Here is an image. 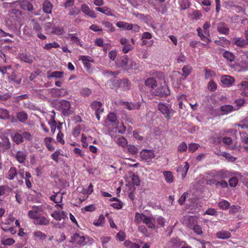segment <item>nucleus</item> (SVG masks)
<instances>
[{"label":"nucleus","mask_w":248,"mask_h":248,"mask_svg":"<svg viewBox=\"0 0 248 248\" xmlns=\"http://www.w3.org/2000/svg\"><path fill=\"white\" fill-rule=\"evenodd\" d=\"M233 65L238 72L248 70V52L240 54Z\"/></svg>","instance_id":"f257e3e1"},{"label":"nucleus","mask_w":248,"mask_h":248,"mask_svg":"<svg viewBox=\"0 0 248 248\" xmlns=\"http://www.w3.org/2000/svg\"><path fill=\"white\" fill-rule=\"evenodd\" d=\"M134 221L137 224L141 223L145 224L150 229L154 228V225L152 223L153 221V216H147L143 213H136Z\"/></svg>","instance_id":"f03ea898"},{"label":"nucleus","mask_w":248,"mask_h":248,"mask_svg":"<svg viewBox=\"0 0 248 248\" xmlns=\"http://www.w3.org/2000/svg\"><path fill=\"white\" fill-rule=\"evenodd\" d=\"M210 26V22H206L203 25V30L201 28H198L197 30L198 36L202 40L206 43H209L211 42V40L209 38V28Z\"/></svg>","instance_id":"7ed1b4c3"},{"label":"nucleus","mask_w":248,"mask_h":248,"mask_svg":"<svg viewBox=\"0 0 248 248\" xmlns=\"http://www.w3.org/2000/svg\"><path fill=\"white\" fill-rule=\"evenodd\" d=\"M63 206V204H56L54 207L55 210L51 214V216L57 221H60L67 218V213L62 211Z\"/></svg>","instance_id":"20e7f679"},{"label":"nucleus","mask_w":248,"mask_h":248,"mask_svg":"<svg viewBox=\"0 0 248 248\" xmlns=\"http://www.w3.org/2000/svg\"><path fill=\"white\" fill-rule=\"evenodd\" d=\"M109 85L111 88H116L118 87L122 88L124 91H126L130 89V82L126 79L122 80L111 79L109 81Z\"/></svg>","instance_id":"39448f33"},{"label":"nucleus","mask_w":248,"mask_h":248,"mask_svg":"<svg viewBox=\"0 0 248 248\" xmlns=\"http://www.w3.org/2000/svg\"><path fill=\"white\" fill-rule=\"evenodd\" d=\"M212 175L217 178H227L233 175H239V173L237 172H232L225 170L219 171L214 170L211 172Z\"/></svg>","instance_id":"423d86ee"},{"label":"nucleus","mask_w":248,"mask_h":248,"mask_svg":"<svg viewBox=\"0 0 248 248\" xmlns=\"http://www.w3.org/2000/svg\"><path fill=\"white\" fill-rule=\"evenodd\" d=\"M158 110L164 115L165 118L170 119L174 112L169 105L160 103L158 105Z\"/></svg>","instance_id":"0eeeda50"},{"label":"nucleus","mask_w":248,"mask_h":248,"mask_svg":"<svg viewBox=\"0 0 248 248\" xmlns=\"http://www.w3.org/2000/svg\"><path fill=\"white\" fill-rule=\"evenodd\" d=\"M43 210L41 206H33L28 211V216L30 219L36 220L42 215Z\"/></svg>","instance_id":"6e6552de"},{"label":"nucleus","mask_w":248,"mask_h":248,"mask_svg":"<svg viewBox=\"0 0 248 248\" xmlns=\"http://www.w3.org/2000/svg\"><path fill=\"white\" fill-rule=\"evenodd\" d=\"M85 240L86 238L84 236L76 233L73 235L70 242L80 246H84L86 244Z\"/></svg>","instance_id":"1a4fd4ad"},{"label":"nucleus","mask_w":248,"mask_h":248,"mask_svg":"<svg viewBox=\"0 0 248 248\" xmlns=\"http://www.w3.org/2000/svg\"><path fill=\"white\" fill-rule=\"evenodd\" d=\"M140 156L142 159L148 162L155 157V154L152 150L143 149L140 153Z\"/></svg>","instance_id":"9d476101"},{"label":"nucleus","mask_w":248,"mask_h":248,"mask_svg":"<svg viewBox=\"0 0 248 248\" xmlns=\"http://www.w3.org/2000/svg\"><path fill=\"white\" fill-rule=\"evenodd\" d=\"M182 222L187 227L192 228L197 223V217L195 216H186L183 218Z\"/></svg>","instance_id":"9b49d317"},{"label":"nucleus","mask_w":248,"mask_h":248,"mask_svg":"<svg viewBox=\"0 0 248 248\" xmlns=\"http://www.w3.org/2000/svg\"><path fill=\"white\" fill-rule=\"evenodd\" d=\"M60 107L64 115L68 116L72 113V111L70 109V104L68 101L61 100L60 101Z\"/></svg>","instance_id":"f8f14e48"},{"label":"nucleus","mask_w":248,"mask_h":248,"mask_svg":"<svg viewBox=\"0 0 248 248\" xmlns=\"http://www.w3.org/2000/svg\"><path fill=\"white\" fill-rule=\"evenodd\" d=\"M51 95L53 97H59L63 96L66 93V91L64 88H53L49 90Z\"/></svg>","instance_id":"ddd939ff"},{"label":"nucleus","mask_w":248,"mask_h":248,"mask_svg":"<svg viewBox=\"0 0 248 248\" xmlns=\"http://www.w3.org/2000/svg\"><path fill=\"white\" fill-rule=\"evenodd\" d=\"M189 168L188 164L185 162L183 165H181L178 166L176 171L181 175L182 179H184L186 175L187 170Z\"/></svg>","instance_id":"4468645a"},{"label":"nucleus","mask_w":248,"mask_h":248,"mask_svg":"<svg viewBox=\"0 0 248 248\" xmlns=\"http://www.w3.org/2000/svg\"><path fill=\"white\" fill-rule=\"evenodd\" d=\"M33 30L36 33L37 36L39 39L41 40H45L46 39V36L42 34V28L39 23L37 22H33Z\"/></svg>","instance_id":"2eb2a0df"},{"label":"nucleus","mask_w":248,"mask_h":248,"mask_svg":"<svg viewBox=\"0 0 248 248\" xmlns=\"http://www.w3.org/2000/svg\"><path fill=\"white\" fill-rule=\"evenodd\" d=\"M223 142L227 146H230V148L232 150L240 151L241 147L238 146L236 144L231 146L232 143V140L230 137H225L222 139Z\"/></svg>","instance_id":"dca6fc26"},{"label":"nucleus","mask_w":248,"mask_h":248,"mask_svg":"<svg viewBox=\"0 0 248 248\" xmlns=\"http://www.w3.org/2000/svg\"><path fill=\"white\" fill-rule=\"evenodd\" d=\"M238 89L241 91V94L248 96V82L242 81L237 85Z\"/></svg>","instance_id":"f3484780"},{"label":"nucleus","mask_w":248,"mask_h":248,"mask_svg":"<svg viewBox=\"0 0 248 248\" xmlns=\"http://www.w3.org/2000/svg\"><path fill=\"white\" fill-rule=\"evenodd\" d=\"M64 73L62 71H48L46 73L47 78L50 79L51 78L55 79H61L63 78Z\"/></svg>","instance_id":"a211bd4d"},{"label":"nucleus","mask_w":248,"mask_h":248,"mask_svg":"<svg viewBox=\"0 0 248 248\" xmlns=\"http://www.w3.org/2000/svg\"><path fill=\"white\" fill-rule=\"evenodd\" d=\"M169 94L170 91L165 84L161 86L160 88L157 89L155 92V94L159 96H166Z\"/></svg>","instance_id":"6ab92c4d"},{"label":"nucleus","mask_w":248,"mask_h":248,"mask_svg":"<svg viewBox=\"0 0 248 248\" xmlns=\"http://www.w3.org/2000/svg\"><path fill=\"white\" fill-rule=\"evenodd\" d=\"M81 10L85 15L92 18H95L96 17V15L94 11L91 10L89 7L85 4H82L81 5Z\"/></svg>","instance_id":"aec40b11"},{"label":"nucleus","mask_w":248,"mask_h":248,"mask_svg":"<svg viewBox=\"0 0 248 248\" xmlns=\"http://www.w3.org/2000/svg\"><path fill=\"white\" fill-rule=\"evenodd\" d=\"M93 138L91 136L86 134H82L81 142L82 145L84 148H87L89 144L92 143Z\"/></svg>","instance_id":"412c9836"},{"label":"nucleus","mask_w":248,"mask_h":248,"mask_svg":"<svg viewBox=\"0 0 248 248\" xmlns=\"http://www.w3.org/2000/svg\"><path fill=\"white\" fill-rule=\"evenodd\" d=\"M220 80L224 86L226 87L232 85L235 81L234 78L228 75L222 76Z\"/></svg>","instance_id":"4be33fe9"},{"label":"nucleus","mask_w":248,"mask_h":248,"mask_svg":"<svg viewBox=\"0 0 248 248\" xmlns=\"http://www.w3.org/2000/svg\"><path fill=\"white\" fill-rule=\"evenodd\" d=\"M178 238H172L168 244V248H180L183 244Z\"/></svg>","instance_id":"5701e85b"},{"label":"nucleus","mask_w":248,"mask_h":248,"mask_svg":"<svg viewBox=\"0 0 248 248\" xmlns=\"http://www.w3.org/2000/svg\"><path fill=\"white\" fill-rule=\"evenodd\" d=\"M93 191V186L90 184L86 188H84L82 191V194L84 195L83 197H80L79 200L81 202L85 201Z\"/></svg>","instance_id":"b1692460"},{"label":"nucleus","mask_w":248,"mask_h":248,"mask_svg":"<svg viewBox=\"0 0 248 248\" xmlns=\"http://www.w3.org/2000/svg\"><path fill=\"white\" fill-rule=\"evenodd\" d=\"M233 44L238 46L243 47L248 45V39H245L239 37H235L233 39Z\"/></svg>","instance_id":"393cba45"},{"label":"nucleus","mask_w":248,"mask_h":248,"mask_svg":"<svg viewBox=\"0 0 248 248\" xmlns=\"http://www.w3.org/2000/svg\"><path fill=\"white\" fill-rule=\"evenodd\" d=\"M52 113H53V114L52 115H50V119L48 121V123L50 126L51 131L53 133H54L55 131L56 127L58 126H57V123L56 121L55 120V118H54L55 113L53 111H52Z\"/></svg>","instance_id":"a878e982"},{"label":"nucleus","mask_w":248,"mask_h":248,"mask_svg":"<svg viewBox=\"0 0 248 248\" xmlns=\"http://www.w3.org/2000/svg\"><path fill=\"white\" fill-rule=\"evenodd\" d=\"M129 61H130V59H129L127 56H124L119 60L118 64L121 67L127 70L129 63L130 62Z\"/></svg>","instance_id":"bb28decb"},{"label":"nucleus","mask_w":248,"mask_h":248,"mask_svg":"<svg viewBox=\"0 0 248 248\" xmlns=\"http://www.w3.org/2000/svg\"><path fill=\"white\" fill-rule=\"evenodd\" d=\"M235 109L231 105H226L220 107V114L226 115L234 111Z\"/></svg>","instance_id":"cd10ccee"},{"label":"nucleus","mask_w":248,"mask_h":248,"mask_svg":"<svg viewBox=\"0 0 248 248\" xmlns=\"http://www.w3.org/2000/svg\"><path fill=\"white\" fill-rule=\"evenodd\" d=\"M153 221L152 223L154 225V228L156 225H159L163 226L165 225V219L160 216H153Z\"/></svg>","instance_id":"c85d7f7f"},{"label":"nucleus","mask_w":248,"mask_h":248,"mask_svg":"<svg viewBox=\"0 0 248 248\" xmlns=\"http://www.w3.org/2000/svg\"><path fill=\"white\" fill-rule=\"evenodd\" d=\"M116 26L119 28H121L127 31H130L133 29V24L123 21H118L116 23Z\"/></svg>","instance_id":"c756f323"},{"label":"nucleus","mask_w":248,"mask_h":248,"mask_svg":"<svg viewBox=\"0 0 248 248\" xmlns=\"http://www.w3.org/2000/svg\"><path fill=\"white\" fill-rule=\"evenodd\" d=\"M145 84L146 86L155 89L157 85V81L154 78H147L145 81Z\"/></svg>","instance_id":"7c9ffc66"},{"label":"nucleus","mask_w":248,"mask_h":248,"mask_svg":"<svg viewBox=\"0 0 248 248\" xmlns=\"http://www.w3.org/2000/svg\"><path fill=\"white\" fill-rule=\"evenodd\" d=\"M20 59L28 63H31L33 62V57L26 53H21L19 55Z\"/></svg>","instance_id":"2f4dec72"},{"label":"nucleus","mask_w":248,"mask_h":248,"mask_svg":"<svg viewBox=\"0 0 248 248\" xmlns=\"http://www.w3.org/2000/svg\"><path fill=\"white\" fill-rule=\"evenodd\" d=\"M123 103L124 107L129 110L138 109L140 107V105L139 103L134 104L127 102H124Z\"/></svg>","instance_id":"473e14b6"},{"label":"nucleus","mask_w":248,"mask_h":248,"mask_svg":"<svg viewBox=\"0 0 248 248\" xmlns=\"http://www.w3.org/2000/svg\"><path fill=\"white\" fill-rule=\"evenodd\" d=\"M52 9V4L48 0H45L43 4V11L46 13L50 14Z\"/></svg>","instance_id":"72a5a7b5"},{"label":"nucleus","mask_w":248,"mask_h":248,"mask_svg":"<svg viewBox=\"0 0 248 248\" xmlns=\"http://www.w3.org/2000/svg\"><path fill=\"white\" fill-rule=\"evenodd\" d=\"M216 235L218 238L221 239L229 238L231 236V233L229 232L224 230L219 231L217 233Z\"/></svg>","instance_id":"f704fd0d"},{"label":"nucleus","mask_w":248,"mask_h":248,"mask_svg":"<svg viewBox=\"0 0 248 248\" xmlns=\"http://www.w3.org/2000/svg\"><path fill=\"white\" fill-rule=\"evenodd\" d=\"M46 237V235L40 231H36L33 233V238L36 240L42 241L45 239Z\"/></svg>","instance_id":"c9c22d12"},{"label":"nucleus","mask_w":248,"mask_h":248,"mask_svg":"<svg viewBox=\"0 0 248 248\" xmlns=\"http://www.w3.org/2000/svg\"><path fill=\"white\" fill-rule=\"evenodd\" d=\"M50 200L56 204H60L62 200V196L61 193H56L50 197Z\"/></svg>","instance_id":"e433bc0d"},{"label":"nucleus","mask_w":248,"mask_h":248,"mask_svg":"<svg viewBox=\"0 0 248 248\" xmlns=\"http://www.w3.org/2000/svg\"><path fill=\"white\" fill-rule=\"evenodd\" d=\"M49 223V220L44 216H40L36 220L35 224L40 225H47Z\"/></svg>","instance_id":"4c0bfd02"},{"label":"nucleus","mask_w":248,"mask_h":248,"mask_svg":"<svg viewBox=\"0 0 248 248\" xmlns=\"http://www.w3.org/2000/svg\"><path fill=\"white\" fill-rule=\"evenodd\" d=\"M163 174L166 181L168 183H171L173 181L174 177L172 173L170 171H164Z\"/></svg>","instance_id":"58836bf2"},{"label":"nucleus","mask_w":248,"mask_h":248,"mask_svg":"<svg viewBox=\"0 0 248 248\" xmlns=\"http://www.w3.org/2000/svg\"><path fill=\"white\" fill-rule=\"evenodd\" d=\"M96 10L107 16H114V14L112 13L111 10L110 9V8L107 7H97L96 8Z\"/></svg>","instance_id":"ea45409f"},{"label":"nucleus","mask_w":248,"mask_h":248,"mask_svg":"<svg viewBox=\"0 0 248 248\" xmlns=\"http://www.w3.org/2000/svg\"><path fill=\"white\" fill-rule=\"evenodd\" d=\"M17 175L16 169L14 167L10 168L7 173L6 174V177L9 180H13L15 176Z\"/></svg>","instance_id":"a19ab883"},{"label":"nucleus","mask_w":248,"mask_h":248,"mask_svg":"<svg viewBox=\"0 0 248 248\" xmlns=\"http://www.w3.org/2000/svg\"><path fill=\"white\" fill-rule=\"evenodd\" d=\"M218 31L224 34H227L229 33V29L227 25L224 23H220L217 27Z\"/></svg>","instance_id":"79ce46f5"},{"label":"nucleus","mask_w":248,"mask_h":248,"mask_svg":"<svg viewBox=\"0 0 248 248\" xmlns=\"http://www.w3.org/2000/svg\"><path fill=\"white\" fill-rule=\"evenodd\" d=\"M16 158L18 162L22 163L26 158V155L25 153L23 151H18L16 154Z\"/></svg>","instance_id":"37998d69"},{"label":"nucleus","mask_w":248,"mask_h":248,"mask_svg":"<svg viewBox=\"0 0 248 248\" xmlns=\"http://www.w3.org/2000/svg\"><path fill=\"white\" fill-rule=\"evenodd\" d=\"M102 103L100 101H94L92 103L91 106L95 112H103V108H101Z\"/></svg>","instance_id":"c03bdc74"},{"label":"nucleus","mask_w":248,"mask_h":248,"mask_svg":"<svg viewBox=\"0 0 248 248\" xmlns=\"http://www.w3.org/2000/svg\"><path fill=\"white\" fill-rule=\"evenodd\" d=\"M115 126V129L118 131L119 133L123 134L126 131V127L124 125L123 123L117 122Z\"/></svg>","instance_id":"a18cd8bd"},{"label":"nucleus","mask_w":248,"mask_h":248,"mask_svg":"<svg viewBox=\"0 0 248 248\" xmlns=\"http://www.w3.org/2000/svg\"><path fill=\"white\" fill-rule=\"evenodd\" d=\"M105 221V218L103 215L99 216L97 219L93 221V224L96 226L102 227L104 225Z\"/></svg>","instance_id":"49530a36"},{"label":"nucleus","mask_w":248,"mask_h":248,"mask_svg":"<svg viewBox=\"0 0 248 248\" xmlns=\"http://www.w3.org/2000/svg\"><path fill=\"white\" fill-rule=\"evenodd\" d=\"M223 56L228 61L232 62L235 59V56L231 52L225 51L223 53Z\"/></svg>","instance_id":"de8ad7c7"},{"label":"nucleus","mask_w":248,"mask_h":248,"mask_svg":"<svg viewBox=\"0 0 248 248\" xmlns=\"http://www.w3.org/2000/svg\"><path fill=\"white\" fill-rule=\"evenodd\" d=\"M115 141L119 146L122 147H125L127 144V141L126 140L124 137H120L115 140Z\"/></svg>","instance_id":"09e8293b"},{"label":"nucleus","mask_w":248,"mask_h":248,"mask_svg":"<svg viewBox=\"0 0 248 248\" xmlns=\"http://www.w3.org/2000/svg\"><path fill=\"white\" fill-rule=\"evenodd\" d=\"M129 63L127 67V70L128 69H134V70H138L140 69V64L139 63H137L136 62L130 59L129 61Z\"/></svg>","instance_id":"8fccbe9b"},{"label":"nucleus","mask_w":248,"mask_h":248,"mask_svg":"<svg viewBox=\"0 0 248 248\" xmlns=\"http://www.w3.org/2000/svg\"><path fill=\"white\" fill-rule=\"evenodd\" d=\"M124 246L127 248H140V246L139 244L133 243L129 240H126L124 242Z\"/></svg>","instance_id":"3c124183"},{"label":"nucleus","mask_w":248,"mask_h":248,"mask_svg":"<svg viewBox=\"0 0 248 248\" xmlns=\"http://www.w3.org/2000/svg\"><path fill=\"white\" fill-rule=\"evenodd\" d=\"M230 204V203L226 200H222L218 203V206L220 209L222 210H226L228 209Z\"/></svg>","instance_id":"603ef678"},{"label":"nucleus","mask_w":248,"mask_h":248,"mask_svg":"<svg viewBox=\"0 0 248 248\" xmlns=\"http://www.w3.org/2000/svg\"><path fill=\"white\" fill-rule=\"evenodd\" d=\"M52 140L51 138L46 137L44 140L45 145L49 151H52L54 149V146L51 144Z\"/></svg>","instance_id":"864d4df0"},{"label":"nucleus","mask_w":248,"mask_h":248,"mask_svg":"<svg viewBox=\"0 0 248 248\" xmlns=\"http://www.w3.org/2000/svg\"><path fill=\"white\" fill-rule=\"evenodd\" d=\"M17 118L20 122L24 123L28 119V115L24 112H19L17 114Z\"/></svg>","instance_id":"5fc2aeb1"},{"label":"nucleus","mask_w":248,"mask_h":248,"mask_svg":"<svg viewBox=\"0 0 248 248\" xmlns=\"http://www.w3.org/2000/svg\"><path fill=\"white\" fill-rule=\"evenodd\" d=\"M12 139L16 144H19L23 141L22 135L18 133H16L13 135Z\"/></svg>","instance_id":"6e6d98bb"},{"label":"nucleus","mask_w":248,"mask_h":248,"mask_svg":"<svg viewBox=\"0 0 248 248\" xmlns=\"http://www.w3.org/2000/svg\"><path fill=\"white\" fill-rule=\"evenodd\" d=\"M102 24L106 28V31H109L111 32L114 31L115 29L112 24L110 22L108 21L103 22Z\"/></svg>","instance_id":"4d7b16f0"},{"label":"nucleus","mask_w":248,"mask_h":248,"mask_svg":"<svg viewBox=\"0 0 248 248\" xmlns=\"http://www.w3.org/2000/svg\"><path fill=\"white\" fill-rule=\"evenodd\" d=\"M60 47V45L56 42L48 43L45 45L43 48L46 50H49L51 48H58Z\"/></svg>","instance_id":"13d9d810"},{"label":"nucleus","mask_w":248,"mask_h":248,"mask_svg":"<svg viewBox=\"0 0 248 248\" xmlns=\"http://www.w3.org/2000/svg\"><path fill=\"white\" fill-rule=\"evenodd\" d=\"M240 175V173L239 175H233V176H232V177L231 179H230L229 181V183L231 187H235L236 186V185L238 184V180L236 178V176H239Z\"/></svg>","instance_id":"bf43d9fd"},{"label":"nucleus","mask_w":248,"mask_h":248,"mask_svg":"<svg viewBox=\"0 0 248 248\" xmlns=\"http://www.w3.org/2000/svg\"><path fill=\"white\" fill-rule=\"evenodd\" d=\"M212 181L213 184H215L217 186H220L222 188H226L228 186V183L224 180L218 182L216 180H213Z\"/></svg>","instance_id":"052dcab7"},{"label":"nucleus","mask_w":248,"mask_h":248,"mask_svg":"<svg viewBox=\"0 0 248 248\" xmlns=\"http://www.w3.org/2000/svg\"><path fill=\"white\" fill-rule=\"evenodd\" d=\"M61 152L62 151L61 150H57L51 155V158L55 162H58L59 161V158L60 155H62V154Z\"/></svg>","instance_id":"680f3d73"},{"label":"nucleus","mask_w":248,"mask_h":248,"mask_svg":"<svg viewBox=\"0 0 248 248\" xmlns=\"http://www.w3.org/2000/svg\"><path fill=\"white\" fill-rule=\"evenodd\" d=\"M191 67L189 65H186L184 66L182 69L183 74L182 76L185 78H186L190 73Z\"/></svg>","instance_id":"e2e57ef3"},{"label":"nucleus","mask_w":248,"mask_h":248,"mask_svg":"<svg viewBox=\"0 0 248 248\" xmlns=\"http://www.w3.org/2000/svg\"><path fill=\"white\" fill-rule=\"evenodd\" d=\"M107 119L108 121L110 122L113 125H115L117 121V117L114 113L111 112L108 115Z\"/></svg>","instance_id":"0e129e2a"},{"label":"nucleus","mask_w":248,"mask_h":248,"mask_svg":"<svg viewBox=\"0 0 248 248\" xmlns=\"http://www.w3.org/2000/svg\"><path fill=\"white\" fill-rule=\"evenodd\" d=\"M9 116L8 111L5 109L0 108V118L5 119Z\"/></svg>","instance_id":"69168bd1"},{"label":"nucleus","mask_w":248,"mask_h":248,"mask_svg":"<svg viewBox=\"0 0 248 248\" xmlns=\"http://www.w3.org/2000/svg\"><path fill=\"white\" fill-rule=\"evenodd\" d=\"M9 79L17 84H19L21 81V78L20 77L18 78L15 73H12V75L9 77Z\"/></svg>","instance_id":"338daca9"},{"label":"nucleus","mask_w":248,"mask_h":248,"mask_svg":"<svg viewBox=\"0 0 248 248\" xmlns=\"http://www.w3.org/2000/svg\"><path fill=\"white\" fill-rule=\"evenodd\" d=\"M207 87L210 91H214L217 89V84L213 80H210L208 84Z\"/></svg>","instance_id":"774afa93"}]
</instances>
